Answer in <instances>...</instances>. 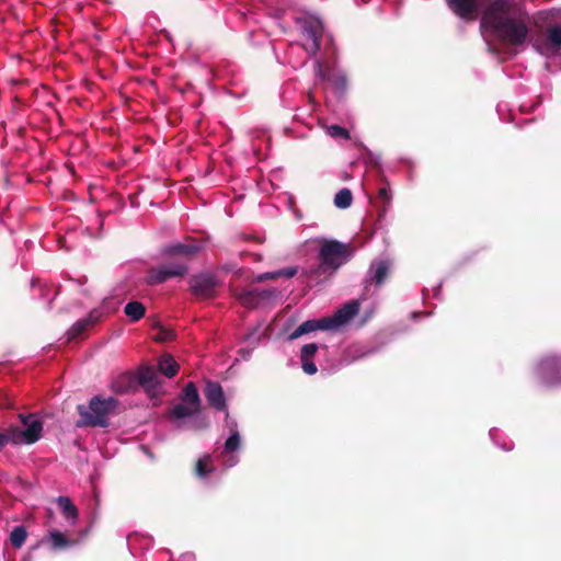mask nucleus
<instances>
[{"instance_id": "1", "label": "nucleus", "mask_w": 561, "mask_h": 561, "mask_svg": "<svg viewBox=\"0 0 561 561\" xmlns=\"http://www.w3.org/2000/svg\"><path fill=\"white\" fill-rule=\"evenodd\" d=\"M481 30L484 36H495L514 46L524 45L528 36L525 14L515 12L508 0L489 3L481 18Z\"/></svg>"}, {"instance_id": "2", "label": "nucleus", "mask_w": 561, "mask_h": 561, "mask_svg": "<svg viewBox=\"0 0 561 561\" xmlns=\"http://www.w3.org/2000/svg\"><path fill=\"white\" fill-rule=\"evenodd\" d=\"M226 426L228 427L230 435L226 439L222 449L220 451H214V455H205L197 460L195 471L199 478H206L208 473L214 470V467L211 466L214 458L218 460L225 469H229L238 465L240 458L237 453L241 448L242 437L238 430L237 422L231 420L228 413H226Z\"/></svg>"}, {"instance_id": "3", "label": "nucleus", "mask_w": 561, "mask_h": 561, "mask_svg": "<svg viewBox=\"0 0 561 561\" xmlns=\"http://www.w3.org/2000/svg\"><path fill=\"white\" fill-rule=\"evenodd\" d=\"M117 400L113 397L103 398L94 396L89 405H78L79 420L76 425L78 427H107L108 415L116 409Z\"/></svg>"}, {"instance_id": "4", "label": "nucleus", "mask_w": 561, "mask_h": 561, "mask_svg": "<svg viewBox=\"0 0 561 561\" xmlns=\"http://www.w3.org/2000/svg\"><path fill=\"white\" fill-rule=\"evenodd\" d=\"M319 260L320 265L317 268L309 270L308 274L319 275L321 271L337 270L347 261V248L336 240L324 241L319 250Z\"/></svg>"}, {"instance_id": "5", "label": "nucleus", "mask_w": 561, "mask_h": 561, "mask_svg": "<svg viewBox=\"0 0 561 561\" xmlns=\"http://www.w3.org/2000/svg\"><path fill=\"white\" fill-rule=\"evenodd\" d=\"M21 423L25 428L11 427L10 432L14 445H31L41 439L43 433V422L35 414H20Z\"/></svg>"}, {"instance_id": "6", "label": "nucleus", "mask_w": 561, "mask_h": 561, "mask_svg": "<svg viewBox=\"0 0 561 561\" xmlns=\"http://www.w3.org/2000/svg\"><path fill=\"white\" fill-rule=\"evenodd\" d=\"M233 295L243 307L255 309L273 301L277 296V290L275 288L234 289Z\"/></svg>"}, {"instance_id": "7", "label": "nucleus", "mask_w": 561, "mask_h": 561, "mask_svg": "<svg viewBox=\"0 0 561 561\" xmlns=\"http://www.w3.org/2000/svg\"><path fill=\"white\" fill-rule=\"evenodd\" d=\"M301 33L308 41L305 44V49L310 57H316L320 50L321 41L324 35V28L321 20L318 18L305 19L301 23Z\"/></svg>"}, {"instance_id": "8", "label": "nucleus", "mask_w": 561, "mask_h": 561, "mask_svg": "<svg viewBox=\"0 0 561 561\" xmlns=\"http://www.w3.org/2000/svg\"><path fill=\"white\" fill-rule=\"evenodd\" d=\"M114 310L115 307H111V299L104 298L100 307L92 309L85 318H82L73 323V325L67 331L68 340L78 337L89 327L94 325L105 314H108Z\"/></svg>"}, {"instance_id": "9", "label": "nucleus", "mask_w": 561, "mask_h": 561, "mask_svg": "<svg viewBox=\"0 0 561 561\" xmlns=\"http://www.w3.org/2000/svg\"><path fill=\"white\" fill-rule=\"evenodd\" d=\"M538 380L545 386H557L561 382V358L543 357L535 368Z\"/></svg>"}, {"instance_id": "10", "label": "nucleus", "mask_w": 561, "mask_h": 561, "mask_svg": "<svg viewBox=\"0 0 561 561\" xmlns=\"http://www.w3.org/2000/svg\"><path fill=\"white\" fill-rule=\"evenodd\" d=\"M314 73L321 81H328L337 95H343L347 91L346 73L340 69H331L325 71L321 60H314Z\"/></svg>"}, {"instance_id": "11", "label": "nucleus", "mask_w": 561, "mask_h": 561, "mask_svg": "<svg viewBox=\"0 0 561 561\" xmlns=\"http://www.w3.org/2000/svg\"><path fill=\"white\" fill-rule=\"evenodd\" d=\"M137 377L139 385L145 389L147 394L153 400H159L163 390L156 369L149 366L141 367L137 373Z\"/></svg>"}, {"instance_id": "12", "label": "nucleus", "mask_w": 561, "mask_h": 561, "mask_svg": "<svg viewBox=\"0 0 561 561\" xmlns=\"http://www.w3.org/2000/svg\"><path fill=\"white\" fill-rule=\"evenodd\" d=\"M359 311V301L351 300L344 304L332 316L324 317L328 330L334 331L347 324Z\"/></svg>"}, {"instance_id": "13", "label": "nucleus", "mask_w": 561, "mask_h": 561, "mask_svg": "<svg viewBox=\"0 0 561 561\" xmlns=\"http://www.w3.org/2000/svg\"><path fill=\"white\" fill-rule=\"evenodd\" d=\"M190 287L195 296L208 299L214 297L216 288L218 287V280L213 274L201 273L191 278Z\"/></svg>"}, {"instance_id": "14", "label": "nucleus", "mask_w": 561, "mask_h": 561, "mask_svg": "<svg viewBox=\"0 0 561 561\" xmlns=\"http://www.w3.org/2000/svg\"><path fill=\"white\" fill-rule=\"evenodd\" d=\"M448 8L462 20H474L488 0H446Z\"/></svg>"}, {"instance_id": "15", "label": "nucleus", "mask_w": 561, "mask_h": 561, "mask_svg": "<svg viewBox=\"0 0 561 561\" xmlns=\"http://www.w3.org/2000/svg\"><path fill=\"white\" fill-rule=\"evenodd\" d=\"M535 47L541 54H556L561 48V23L549 25L545 33V41Z\"/></svg>"}, {"instance_id": "16", "label": "nucleus", "mask_w": 561, "mask_h": 561, "mask_svg": "<svg viewBox=\"0 0 561 561\" xmlns=\"http://www.w3.org/2000/svg\"><path fill=\"white\" fill-rule=\"evenodd\" d=\"M201 249V244L195 241L191 243L173 242L162 249V254L190 259L196 255Z\"/></svg>"}, {"instance_id": "17", "label": "nucleus", "mask_w": 561, "mask_h": 561, "mask_svg": "<svg viewBox=\"0 0 561 561\" xmlns=\"http://www.w3.org/2000/svg\"><path fill=\"white\" fill-rule=\"evenodd\" d=\"M389 267L390 263L387 260H376L371 262L365 278L366 286L369 284L381 285L387 278Z\"/></svg>"}, {"instance_id": "18", "label": "nucleus", "mask_w": 561, "mask_h": 561, "mask_svg": "<svg viewBox=\"0 0 561 561\" xmlns=\"http://www.w3.org/2000/svg\"><path fill=\"white\" fill-rule=\"evenodd\" d=\"M207 401L218 411H226V399L221 386L215 381H208L205 388Z\"/></svg>"}, {"instance_id": "19", "label": "nucleus", "mask_w": 561, "mask_h": 561, "mask_svg": "<svg viewBox=\"0 0 561 561\" xmlns=\"http://www.w3.org/2000/svg\"><path fill=\"white\" fill-rule=\"evenodd\" d=\"M318 351V344L309 343L301 347L300 362L302 370L308 375H314L318 370L317 365L313 362V356Z\"/></svg>"}, {"instance_id": "20", "label": "nucleus", "mask_w": 561, "mask_h": 561, "mask_svg": "<svg viewBox=\"0 0 561 561\" xmlns=\"http://www.w3.org/2000/svg\"><path fill=\"white\" fill-rule=\"evenodd\" d=\"M317 330H328V325L324 318L311 319L302 322L293 333L289 335V340H295L310 332Z\"/></svg>"}, {"instance_id": "21", "label": "nucleus", "mask_w": 561, "mask_h": 561, "mask_svg": "<svg viewBox=\"0 0 561 561\" xmlns=\"http://www.w3.org/2000/svg\"><path fill=\"white\" fill-rule=\"evenodd\" d=\"M56 503L58 504L64 517L68 520L70 525H75L78 519V508L71 502L70 497L60 495L56 499Z\"/></svg>"}, {"instance_id": "22", "label": "nucleus", "mask_w": 561, "mask_h": 561, "mask_svg": "<svg viewBox=\"0 0 561 561\" xmlns=\"http://www.w3.org/2000/svg\"><path fill=\"white\" fill-rule=\"evenodd\" d=\"M262 333L259 332V327L253 328L244 339L247 343L245 347L240 348L239 354L244 359L248 360L251 357L253 350L259 345Z\"/></svg>"}, {"instance_id": "23", "label": "nucleus", "mask_w": 561, "mask_h": 561, "mask_svg": "<svg viewBox=\"0 0 561 561\" xmlns=\"http://www.w3.org/2000/svg\"><path fill=\"white\" fill-rule=\"evenodd\" d=\"M181 400L192 409L199 411L201 398L194 382H188L182 390Z\"/></svg>"}, {"instance_id": "24", "label": "nucleus", "mask_w": 561, "mask_h": 561, "mask_svg": "<svg viewBox=\"0 0 561 561\" xmlns=\"http://www.w3.org/2000/svg\"><path fill=\"white\" fill-rule=\"evenodd\" d=\"M47 541L50 549L54 551L64 550L75 545V541L69 540L61 531L53 529L48 533Z\"/></svg>"}, {"instance_id": "25", "label": "nucleus", "mask_w": 561, "mask_h": 561, "mask_svg": "<svg viewBox=\"0 0 561 561\" xmlns=\"http://www.w3.org/2000/svg\"><path fill=\"white\" fill-rule=\"evenodd\" d=\"M158 368L168 378L174 377L179 371V364L170 354L162 355L158 360Z\"/></svg>"}, {"instance_id": "26", "label": "nucleus", "mask_w": 561, "mask_h": 561, "mask_svg": "<svg viewBox=\"0 0 561 561\" xmlns=\"http://www.w3.org/2000/svg\"><path fill=\"white\" fill-rule=\"evenodd\" d=\"M296 274H297V267L289 266V267L280 268V270H277V271H274V272H266V273L257 274L255 276L254 280L256 283H263L265 280L275 279V278H278V277L291 278Z\"/></svg>"}, {"instance_id": "27", "label": "nucleus", "mask_w": 561, "mask_h": 561, "mask_svg": "<svg viewBox=\"0 0 561 561\" xmlns=\"http://www.w3.org/2000/svg\"><path fill=\"white\" fill-rule=\"evenodd\" d=\"M377 353L374 346L355 345L347 351V357L351 362L359 360Z\"/></svg>"}, {"instance_id": "28", "label": "nucleus", "mask_w": 561, "mask_h": 561, "mask_svg": "<svg viewBox=\"0 0 561 561\" xmlns=\"http://www.w3.org/2000/svg\"><path fill=\"white\" fill-rule=\"evenodd\" d=\"M125 314L130 321H139L146 312L145 306L139 301H129L124 308Z\"/></svg>"}, {"instance_id": "29", "label": "nucleus", "mask_w": 561, "mask_h": 561, "mask_svg": "<svg viewBox=\"0 0 561 561\" xmlns=\"http://www.w3.org/2000/svg\"><path fill=\"white\" fill-rule=\"evenodd\" d=\"M353 194L351 190L341 188L334 196V206L340 209H346L352 205Z\"/></svg>"}, {"instance_id": "30", "label": "nucleus", "mask_w": 561, "mask_h": 561, "mask_svg": "<svg viewBox=\"0 0 561 561\" xmlns=\"http://www.w3.org/2000/svg\"><path fill=\"white\" fill-rule=\"evenodd\" d=\"M168 279L169 278L161 265L158 267L150 268L146 275V283L151 286L162 284Z\"/></svg>"}, {"instance_id": "31", "label": "nucleus", "mask_w": 561, "mask_h": 561, "mask_svg": "<svg viewBox=\"0 0 561 561\" xmlns=\"http://www.w3.org/2000/svg\"><path fill=\"white\" fill-rule=\"evenodd\" d=\"M489 434H490V437L493 440V443L501 449H503L505 451H510L513 449V447H514L513 442L511 439H508L507 437H505L499 430L491 428Z\"/></svg>"}, {"instance_id": "32", "label": "nucleus", "mask_w": 561, "mask_h": 561, "mask_svg": "<svg viewBox=\"0 0 561 561\" xmlns=\"http://www.w3.org/2000/svg\"><path fill=\"white\" fill-rule=\"evenodd\" d=\"M168 278L183 276L187 272V266L184 263L174 262L161 264Z\"/></svg>"}, {"instance_id": "33", "label": "nucleus", "mask_w": 561, "mask_h": 561, "mask_svg": "<svg viewBox=\"0 0 561 561\" xmlns=\"http://www.w3.org/2000/svg\"><path fill=\"white\" fill-rule=\"evenodd\" d=\"M197 412H198L197 410H194L190 405L182 402V403L175 404L172 408L171 415L174 419L182 420L185 417H190V416L196 414Z\"/></svg>"}, {"instance_id": "34", "label": "nucleus", "mask_w": 561, "mask_h": 561, "mask_svg": "<svg viewBox=\"0 0 561 561\" xmlns=\"http://www.w3.org/2000/svg\"><path fill=\"white\" fill-rule=\"evenodd\" d=\"M27 537L26 529L23 526H16L10 534V541L14 548H21Z\"/></svg>"}, {"instance_id": "35", "label": "nucleus", "mask_w": 561, "mask_h": 561, "mask_svg": "<svg viewBox=\"0 0 561 561\" xmlns=\"http://www.w3.org/2000/svg\"><path fill=\"white\" fill-rule=\"evenodd\" d=\"M325 133L334 139H339V138L348 139L350 138L348 130L339 125L325 126Z\"/></svg>"}, {"instance_id": "36", "label": "nucleus", "mask_w": 561, "mask_h": 561, "mask_svg": "<svg viewBox=\"0 0 561 561\" xmlns=\"http://www.w3.org/2000/svg\"><path fill=\"white\" fill-rule=\"evenodd\" d=\"M378 196H379L380 199H382L383 202L389 204L390 201H391V191H390V188L387 187V186L380 187L379 191H378Z\"/></svg>"}, {"instance_id": "37", "label": "nucleus", "mask_w": 561, "mask_h": 561, "mask_svg": "<svg viewBox=\"0 0 561 561\" xmlns=\"http://www.w3.org/2000/svg\"><path fill=\"white\" fill-rule=\"evenodd\" d=\"M9 443L13 444V437L10 430L8 433H0V450Z\"/></svg>"}, {"instance_id": "38", "label": "nucleus", "mask_w": 561, "mask_h": 561, "mask_svg": "<svg viewBox=\"0 0 561 561\" xmlns=\"http://www.w3.org/2000/svg\"><path fill=\"white\" fill-rule=\"evenodd\" d=\"M174 337V333L172 331H162L161 336L159 337L161 341H170Z\"/></svg>"}, {"instance_id": "39", "label": "nucleus", "mask_w": 561, "mask_h": 561, "mask_svg": "<svg viewBox=\"0 0 561 561\" xmlns=\"http://www.w3.org/2000/svg\"><path fill=\"white\" fill-rule=\"evenodd\" d=\"M180 561H195V556L193 553H184L181 556Z\"/></svg>"}, {"instance_id": "40", "label": "nucleus", "mask_w": 561, "mask_h": 561, "mask_svg": "<svg viewBox=\"0 0 561 561\" xmlns=\"http://www.w3.org/2000/svg\"><path fill=\"white\" fill-rule=\"evenodd\" d=\"M142 449H144V451L146 453V455H148V457L153 458V455L149 451V449H148V448H146V447H144V446H142Z\"/></svg>"}, {"instance_id": "41", "label": "nucleus", "mask_w": 561, "mask_h": 561, "mask_svg": "<svg viewBox=\"0 0 561 561\" xmlns=\"http://www.w3.org/2000/svg\"><path fill=\"white\" fill-rule=\"evenodd\" d=\"M439 290H440V285H438L436 288H435V291H434V296L437 297V295L439 294Z\"/></svg>"}, {"instance_id": "42", "label": "nucleus", "mask_w": 561, "mask_h": 561, "mask_svg": "<svg viewBox=\"0 0 561 561\" xmlns=\"http://www.w3.org/2000/svg\"><path fill=\"white\" fill-rule=\"evenodd\" d=\"M412 316H413V318H417L419 313L417 312H413Z\"/></svg>"}, {"instance_id": "43", "label": "nucleus", "mask_w": 561, "mask_h": 561, "mask_svg": "<svg viewBox=\"0 0 561 561\" xmlns=\"http://www.w3.org/2000/svg\"><path fill=\"white\" fill-rule=\"evenodd\" d=\"M36 284H39L38 282L33 280L32 286H35Z\"/></svg>"}]
</instances>
